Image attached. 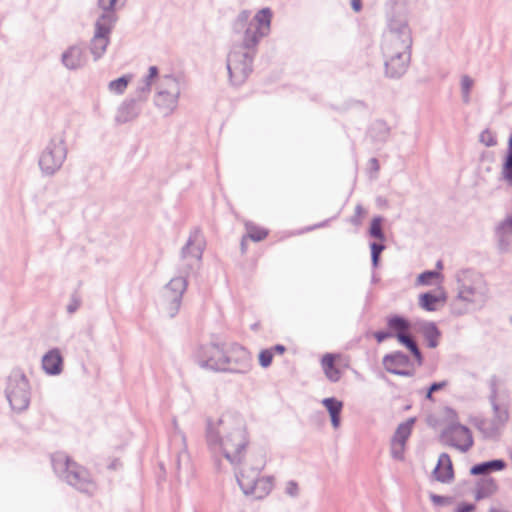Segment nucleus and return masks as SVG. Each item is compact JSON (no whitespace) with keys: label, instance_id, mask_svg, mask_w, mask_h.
Instances as JSON below:
<instances>
[{"label":"nucleus","instance_id":"nucleus-57","mask_svg":"<svg viewBox=\"0 0 512 512\" xmlns=\"http://www.w3.org/2000/svg\"><path fill=\"white\" fill-rule=\"evenodd\" d=\"M371 163L373 164V166H376V167L378 165V161L375 158L371 159Z\"/></svg>","mask_w":512,"mask_h":512},{"label":"nucleus","instance_id":"nucleus-51","mask_svg":"<svg viewBox=\"0 0 512 512\" xmlns=\"http://www.w3.org/2000/svg\"><path fill=\"white\" fill-rule=\"evenodd\" d=\"M474 510L473 504H462L460 505L455 512H471Z\"/></svg>","mask_w":512,"mask_h":512},{"label":"nucleus","instance_id":"nucleus-30","mask_svg":"<svg viewBox=\"0 0 512 512\" xmlns=\"http://www.w3.org/2000/svg\"><path fill=\"white\" fill-rule=\"evenodd\" d=\"M421 332L427 341L428 347L436 348L439 344L440 331L433 322H424Z\"/></svg>","mask_w":512,"mask_h":512},{"label":"nucleus","instance_id":"nucleus-40","mask_svg":"<svg viewBox=\"0 0 512 512\" xmlns=\"http://www.w3.org/2000/svg\"><path fill=\"white\" fill-rule=\"evenodd\" d=\"M479 141L486 147H494L497 145L496 134L490 129H485L480 133Z\"/></svg>","mask_w":512,"mask_h":512},{"label":"nucleus","instance_id":"nucleus-36","mask_svg":"<svg viewBox=\"0 0 512 512\" xmlns=\"http://www.w3.org/2000/svg\"><path fill=\"white\" fill-rule=\"evenodd\" d=\"M245 227L247 230V237L253 241H261L268 235V231L266 229L258 227L253 223L247 222Z\"/></svg>","mask_w":512,"mask_h":512},{"label":"nucleus","instance_id":"nucleus-58","mask_svg":"<svg viewBox=\"0 0 512 512\" xmlns=\"http://www.w3.org/2000/svg\"><path fill=\"white\" fill-rule=\"evenodd\" d=\"M322 226H324V223H321V224L315 225L314 227H312V229H314V228H319V227H322ZM308 230H311V228H309Z\"/></svg>","mask_w":512,"mask_h":512},{"label":"nucleus","instance_id":"nucleus-19","mask_svg":"<svg viewBox=\"0 0 512 512\" xmlns=\"http://www.w3.org/2000/svg\"><path fill=\"white\" fill-rule=\"evenodd\" d=\"M382 363L389 373L405 377H411L414 374L412 370L406 369L410 364V358L401 351H394L385 355Z\"/></svg>","mask_w":512,"mask_h":512},{"label":"nucleus","instance_id":"nucleus-53","mask_svg":"<svg viewBox=\"0 0 512 512\" xmlns=\"http://www.w3.org/2000/svg\"><path fill=\"white\" fill-rule=\"evenodd\" d=\"M351 6L355 12H359L361 10V0H351Z\"/></svg>","mask_w":512,"mask_h":512},{"label":"nucleus","instance_id":"nucleus-56","mask_svg":"<svg viewBox=\"0 0 512 512\" xmlns=\"http://www.w3.org/2000/svg\"><path fill=\"white\" fill-rule=\"evenodd\" d=\"M432 394H433V393H430V392H429V389H428V390H427V393H426V396H425V397H426V399H428V400H433Z\"/></svg>","mask_w":512,"mask_h":512},{"label":"nucleus","instance_id":"nucleus-23","mask_svg":"<svg viewBox=\"0 0 512 512\" xmlns=\"http://www.w3.org/2000/svg\"><path fill=\"white\" fill-rule=\"evenodd\" d=\"M42 368L48 375H59L62 372L63 358L59 349H51L42 357Z\"/></svg>","mask_w":512,"mask_h":512},{"label":"nucleus","instance_id":"nucleus-25","mask_svg":"<svg viewBox=\"0 0 512 512\" xmlns=\"http://www.w3.org/2000/svg\"><path fill=\"white\" fill-rule=\"evenodd\" d=\"M322 405L326 408L328 411L330 418H331V424L334 429L339 428L341 419L340 414L343 409V402L334 398V397H328L324 398L321 401Z\"/></svg>","mask_w":512,"mask_h":512},{"label":"nucleus","instance_id":"nucleus-12","mask_svg":"<svg viewBox=\"0 0 512 512\" xmlns=\"http://www.w3.org/2000/svg\"><path fill=\"white\" fill-rule=\"evenodd\" d=\"M252 368V354L245 347L237 343L226 346L222 372L246 375Z\"/></svg>","mask_w":512,"mask_h":512},{"label":"nucleus","instance_id":"nucleus-38","mask_svg":"<svg viewBox=\"0 0 512 512\" xmlns=\"http://www.w3.org/2000/svg\"><path fill=\"white\" fill-rule=\"evenodd\" d=\"M501 175L503 180L509 186H512V151H507V156L501 170Z\"/></svg>","mask_w":512,"mask_h":512},{"label":"nucleus","instance_id":"nucleus-54","mask_svg":"<svg viewBox=\"0 0 512 512\" xmlns=\"http://www.w3.org/2000/svg\"><path fill=\"white\" fill-rule=\"evenodd\" d=\"M379 256H380V254L371 252V260H372V265L374 267L378 266Z\"/></svg>","mask_w":512,"mask_h":512},{"label":"nucleus","instance_id":"nucleus-45","mask_svg":"<svg viewBox=\"0 0 512 512\" xmlns=\"http://www.w3.org/2000/svg\"><path fill=\"white\" fill-rule=\"evenodd\" d=\"M80 305H81L80 299L77 296L73 295L67 305V308H66L67 312L69 314L75 313L79 309Z\"/></svg>","mask_w":512,"mask_h":512},{"label":"nucleus","instance_id":"nucleus-43","mask_svg":"<svg viewBox=\"0 0 512 512\" xmlns=\"http://www.w3.org/2000/svg\"><path fill=\"white\" fill-rule=\"evenodd\" d=\"M259 364L263 368H268L273 360V350L264 349L261 350L258 356Z\"/></svg>","mask_w":512,"mask_h":512},{"label":"nucleus","instance_id":"nucleus-42","mask_svg":"<svg viewBox=\"0 0 512 512\" xmlns=\"http://www.w3.org/2000/svg\"><path fill=\"white\" fill-rule=\"evenodd\" d=\"M439 277H440L439 272L425 271L417 277V284L418 285H431L432 280L435 278H439Z\"/></svg>","mask_w":512,"mask_h":512},{"label":"nucleus","instance_id":"nucleus-61","mask_svg":"<svg viewBox=\"0 0 512 512\" xmlns=\"http://www.w3.org/2000/svg\"><path fill=\"white\" fill-rule=\"evenodd\" d=\"M433 500H434V501H438V500H439V497H438V496H433Z\"/></svg>","mask_w":512,"mask_h":512},{"label":"nucleus","instance_id":"nucleus-26","mask_svg":"<svg viewBox=\"0 0 512 512\" xmlns=\"http://www.w3.org/2000/svg\"><path fill=\"white\" fill-rule=\"evenodd\" d=\"M507 464L502 459H495L487 462H482L474 465L470 473L472 475H487L493 471H502L506 468Z\"/></svg>","mask_w":512,"mask_h":512},{"label":"nucleus","instance_id":"nucleus-15","mask_svg":"<svg viewBox=\"0 0 512 512\" xmlns=\"http://www.w3.org/2000/svg\"><path fill=\"white\" fill-rule=\"evenodd\" d=\"M190 274L179 273L173 277L163 288L162 297L165 309L170 317H174L181 306L182 297L188 286V276Z\"/></svg>","mask_w":512,"mask_h":512},{"label":"nucleus","instance_id":"nucleus-7","mask_svg":"<svg viewBox=\"0 0 512 512\" xmlns=\"http://www.w3.org/2000/svg\"><path fill=\"white\" fill-rule=\"evenodd\" d=\"M4 393L14 412L22 413L28 409L31 402V385L21 369L14 368L6 377Z\"/></svg>","mask_w":512,"mask_h":512},{"label":"nucleus","instance_id":"nucleus-10","mask_svg":"<svg viewBox=\"0 0 512 512\" xmlns=\"http://www.w3.org/2000/svg\"><path fill=\"white\" fill-rule=\"evenodd\" d=\"M255 51L234 44L227 56V70L233 85H241L252 71Z\"/></svg>","mask_w":512,"mask_h":512},{"label":"nucleus","instance_id":"nucleus-16","mask_svg":"<svg viewBox=\"0 0 512 512\" xmlns=\"http://www.w3.org/2000/svg\"><path fill=\"white\" fill-rule=\"evenodd\" d=\"M386 322L389 331L393 332L394 337L398 340V342L411 351L418 365H422L423 357L421 351L419 350L416 342L409 335L411 328L410 322L399 315L387 317Z\"/></svg>","mask_w":512,"mask_h":512},{"label":"nucleus","instance_id":"nucleus-11","mask_svg":"<svg viewBox=\"0 0 512 512\" xmlns=\"http://www.w3.org/2000/svg\"><path fill=\"white\" fill-rule=\"evenodd\" d=\"M237 481L246 495H251L255 499L266 497L273 488V478L269 476H259V470L250 468L243 469L237 475Z\"/></svg>","mask_w":512,"mask_h":512},{"label":"nucleus","instance_id":"nucleus-52","mask_svg":"<svg viewBox=\"0 0 512 512\" xmlns=\"http://www.w3.org/2000/svg\"><path fill=\"white\" fill-rule=\"evenodd\" d=\"M269 350H273V354L274 353L283 354L286 351V348L284 345L277 344L274 347L270 348Z\"/></svg>","mask_w":512,"mask_h":512},{"label":"nucleus","instance_id":"nucleus-48","mask_svg":"<svg viewBox=\"0 0 512 512\" xmlns=\"http://www.w3.org/2000/svg\"><path fill=\"white\" fill-rule=\"evenodd\" d=\"M374 337L377 340L378 343H382L388 338H393L394 334L390 331H377L374 333Z\"/></svg>","mask_w":512,"mask_h":512},{"label":"nucleus","instance_id":"nucleus-3","mask_svg":"<svg viewBox=\"0 0 512 512\" xmlns=\"http://www.w3.org/2000/svg\"><path fill=\"white\" fill-rule=\"evenodd\" d=\"M456 295L451 302V312L463 316L483 309L490 297L487 282L477 272L461 270L456 273Z\"/></svg>","mask_w":512,"mask_h":512},{"label":"nucleus","instance_id":"nucleus-29","mask_svg":"<svg viewBox=\"0 0 512 512\" xmlns=\"http://www.w3.org/2000/svg\"><path fill=\"white\" fill-rule=\"evenodd\" d=\"M127 0H98V6L102 10L99 16L111 15L114 18V24L117 22L116 11L121 9Z\"/></svg>","mask_w":512,"mask_h":512},{"label":"nucleus","instance_id":"nucleus-8","mask_svg":"<svg viewBox=\"0 0 512 512\" xmlns=\"http://www.w3.org/2000/svg\"><path fill=\"white\" fill-rule=\"evenodd\" d=\"M67 152L64 134L52 136L39 156L38 164L42 174L52 176L57 173L67 158Z\"/></svg>","mask_w":512,"mask_h":512},{"label":"nucleus","instance_id":"nucleus-35","mask_svg":"<svg viewBox=\"0 0 512 512\" xmlns=\"http://www.w3.org/2000/svg\"><path fill=\"white\" fill-rule=\"evenodd\" d=\"M474 86V80L468 76L463 75L460 80V89L462 101L465 104H469L471 101V91Z\"/></svg>","mask_w":512,"mask_h":512},{"label":"nucleus","instance_id":"nucleus-33","mask_svg":"<svg viewBox=\"0 0 512 512\" xmlns=\"http://www.w3.org/2000/svg\"><path fill=\"white\" fill-rule=\"evenodd\" d=\"M390 134L389 126L383 121H376L370 129L371 137L377 142H385Z\"/></svg>","mask_w":512,"mask_h":512},{"label":"nucleus","instance_id":"nucleus-49","mask_svg":"<svg viewBox=\"0 0 512 512\" xmlns=\"http://www.w3.org/2000/svg\"><path fill=\"white\" fill-rule=\"evenodd\" d=\"M448 385V382L446 380L441 382H435L433 383L428 389L430 393H434L436 391H439L443 388H445Z\"/></svg>","mask_w":512,"mask_h":512},{"label":"nucleus","instance_id":"nucleus-59","mask_svg":"<svg viewBox=\"0 0 512 512\" xmlns=\"http://www.w3.org/2000/svg\"><path fill=\"white\" fill-rule=\"evenodd\" d=\"M436 266H437V268L441 269L442 268V262L438 261Z\"/></svg>","mask_w":512,"mask_h":512},{"label":"nucleus","instance_id":"nucleus-28","mask_svg":"<svg viewBox=\"0 0 512 512\" xmlns=\"http://www.w3.org/2000/svg\"><path fill=\"white\" fill-rule=\"evenodd\" d=\"M498 489L496 481L491 477H484L476 484L475 497L476 499H484L493 495Z\"/></svg>","mask_w":512,"mask_h":512},{"label":"nucleus","instance_id":"nucleus-24","mask_svg":"<svg viewBox=\"0 0 512 512\" xmlns=\"http://www.w3.org/2000/svg\"><path fill=\"white\" fill-rule=\"evenodd\" d=\"M433 475L436 480L443 483L453 479L452 462L447 453L440 454L437 466L433 470Z\"/></svg>","mask_w":512,"mask_h":512},{"label":"nucleus","instance_id":"nucleus-50","mask_svg":"<svg viewBox=\"0 0 512 512\" xmlns=\"http://www.w3.org/2000/svg\"><path fill=\"white\" fill-rule=\"evenodd\" d=\"M371 252L381 254V252L385 249V246L381 243H371L370 244Z\"/></svg>","mask_w":512,"mask_h":512},{"label":"nucleus","instance_id":"nucleus-1","mask_svg":"<svg viewBox=\"0 0 512 512\" xmlns=\"http://www.w3.org/2000/svg\"><path fill=\"white\" fill-rule=\"evenodd\" d=\"M206 441L216 455H223L231 464H238L248 444L246 423L242 415L227 411L220 417L208 419Z\"/></svg>","mask_w":512,"mask_h":512},{"label":"nucleus","instance_id":"nucleus-6","mask_svg":"<svg viewBox=\"0 0 512 512\" xmlns=\"http://www.w3.org/2000/svg\"><path fill=\"white\" fill-rule=\"evenodd\" d=\"M52 466L59 477L80 492L92 495L96 491V484L91 479L88 471L71 461L66 455L55 454L52 457Z\"/></svg>","mask_w":512,"mask_h":512},{"label":"nucleus","instance_id":"nucleus-27","mask_svg":"<svg viewBox=\"0 0 512 512\" xmlns=\"http://www.w3.org/2000/svg\"><path fill=\"white\" fill-rule=\"evenodd\" d=\"M335 355L327 353L321 359V367L327 379L338 382L341 378L340 370L335 366Z\"/></svg>","mask_w":512,"mask_h":512},{"label":"nucleus","instance_id":"nucleus-47","mask_svg":"<svg viewBox=\"0 0 512 512\" xmlns=\"http://www.w3.org/2000/svg\"><path fill=\"white\" fill-rule=\"evenodd\" d=\"M444 415H445V418L446 420L449 422V424L451 423H459L458 422V415L456 413V411L450 407H446L444 409Z\"/></svg>","mask_w":512,"mask_h":512},{"label":"nucleus","instance_id":"nucleus-21","mask_svg":"<svg viewBox=\"0 0 512 512\" xmlns=\"http://www.w3.org/2000/svg\"><path fill=\"white\" fill-rule=\"evenodd\" d=\"M141 113L140 102L136 99L129 98L124 100L118 107L115 121L124 124L135 120Z\"/></svg>","mask_w":512,"mask_h":512},{"label":"nucleus","instance_id":"nucleus-20","mask_svg":"<svg viewBox=\"0 0 512 512\" xmlns=\"http://www.w3.org/2000/svg\"><path fill=\"white\" fill-rule=\"evenodd\" d=\"M158 76V68L156 66H150L147 75L139 81L134 92V97L132 98L136 99L138 102L146 101L151 93L152 85H156Z\"/></svg>","mask_w":512,"mask_h":512},{"label":"nucleus","instance_id":"nucleus-22","mask_svg":"<svg viewBox=\"0 0 512 512\" xmlns=\"http://www.w3.org/2000/svg\"><path fill=\"white\" fill-rule=\"evenodd\" d=\"M498 248L501 253L512 252V216L505 218L498 226Z\"/></svg>","mask_w":512,"mask_h":512},{"label":"nucleus","instance_id":"nucleus-34","mask_svg":"<svg viewBox=\"0 0 512 512\" xmlns=\"http://www.w3.org/2000/svg\"><path fill=\"white\" fill-rule=\"evenodd\" d=\"M444 299V296L435 295L432 293H424L419 297V305L426 311H435L437 309V304L440 301H444Z\"/></svg>","mask_w":512,"mask_h":512},{"label":"nucleus","instance_id":"nucleus-14","mask_svg":"<svg viewBox=\"0 0 512 512\" xmlns=\"http://www.w3.org/2000/svg\"><path fill=\"white\" fill-rule=\"evenodd\" d=\"M114 26V18L111 15L98 16L96 19L94 33L89 43V51L94 61H98L106 53Z\"/></svg>","mask_w":512,"mask_h":512},{"label":"nucleus","instance_id":"nucleus-55","mask_svg":"<svg viewBox=\"0 0 512 512\" xmlns=\"http://www.w3.org/2000/svg\"><path fill=\"white\" fill-rule=\"evenodd\" d=\"M488 512H509V511H507L505 509L493 507V508H490Z\"/></svg>","mask_w":512,"mask_h":512},{"label":"nucleus","instance_id":"nucleus-17","mask_svg":"<svg viewBox=\"0 0 512 512\" xmlns=\"http://www.w3.org/2000/svg\"><path fill=\"white\" fill-rule=\"evenodd\" d=\"M441 441L456 450L465 453L471 449L474 444L471 430L460 424H448L440 434Z\"/></svg>","mask_w":512,"mask_h":512},{"label":"nucleus","instance_id":"nucleus-44","mask_svg":"<svg viewBox=\"0 0 512 512\" xmlns=\"http://www.w3.org/2000/svg\"><path fill=\"white\" fill-rule=\"evenodd\" d=\"M285 493L291 497H297L299 494V487L295 481H289L285 486Z\"/></svg>","mask_w":512,"mask_h":512},{"label":"nucleus","instance_id":"nucleus-60","mask_svg":"<svg viewBox=\"0 0 512 512\" xmlns=\"http://www.w3.org/2000/svg\"><path fill=\"white\" fill-rule=\"evenodd\" d=\"M244 242H245V237L242 239V242H241L242 250H244Z\"/></svg>","mask_w":512,"mask_h":512},{"label":"nucleus","instance_id":"nucleus-31","mask_svg":"<svg viewBox=\"0 0 512 512\" xmlns=\"http://www.w3.org/2000/svg\"><path fill=\"white\" fill-rule=\"evenodd\" d=\"M133 76L125 74L108 83V91L114 95H122L126 91L128 85L131 83Z\"/></svg>","mask_w":512,"mask_h":512},{"label":"nucleus","instance_id":"nucleus-32","mask_svg":"<svg viewBox=\"0 0 512 512\" xmlns=\"http://www.w3.org/2000/svg\"><path fill=\"white\" fill-rule=\"evenodd\" d=\"M414 423L415 418H409L405 422L400 423L392 439L395 441L406 443L411 435Z\"/></svg>","mask_w":512,"mask_h":512},{"label":"nucleus","instance_id":"nucleus-39","mask_svg":"<svg viewBox=\"0 0 512 512\" xmlns=\"http://www.w3.org/2000/svg\"><path fill=\"white\" fill-rule=\"evenodd\" d=\"M405 447L406 443L395 441L392 439L390 445V452L392 458L399 461L404 460Z\"/></svg>","mask_w":512,"mask_h":512},{"label":"nucleus","instance_id":"nucleus-41","mask_svg":"<svg viewBox=\"0 0 512 512\" xmlns=\"http://www.w3.org/2000/svg\"><path fill=\"white\" fill-rule=\"evenodd\" d=\"M173 439H174V441L179 439L181 444L183 445V447L181 448V450L178 452V455H177V467H178V469H180L181 468V460L182 459L188 460V455H187V451H186V447H185V437L181 432L178 431V432H175Z\"/></svg>","mask_w":512,"mask_h":512},{"label":"nucleus","instance_id":"nucleus-18","mask_svg":"<svg viewBox=\"0 0 512 512\" xmlns=\"http://www.w3.org/2000/svg\"><path fill=\"white\" fill-rule=\"evenodd\" d=\"M60 62L69 71L83 69L88 63L86 46L83 43H74L63 50Z\"/></svg>","mask_w":512,"mask_h":512},{"label":"nucleus","instance_id":"nucleus-5","mask_svg":"<svg viewBox=\"0 0 512 512\" xmlns=\"http://www.w3.org/2000/svg\"><path fill=\"white\" fill-rule=\"evenodd\" d=\"M186 88V81L178 74H164L158 76L154 105L164 116L172 115L178 108L179 99Z\"/></svg>","mask_w":512,"mask_h":512},{"label":"nucleus","instance_id":"nucleus-62","mask_svg":"<svg viewBox=\"0 0 512 512\" xmlns=\"http://www.w3.org/2000/svg\"><path fill=\"white\" fill-rule=\"evenodd\" d=\"M510 457H511V460H512V452H511V454H510Z\"/></svg>","mask_w":512,"mask_h":512},{"label":"nucleus","instance_id":"nucleus-13","mask_svg":"<svg viewBox=\"0 0 512 512\" xmlns=\"http://www.w3.org/2000/svg\"><path fill=\"white\" fill-rule=\"evenodd\" d=\"M226 346L209 342L197 345L192 353V359L202 369L222 372Z\"/></svg>","mask_w":512,"mask_h":512},{"label":"nucleus","instance_id":"nucleus-37","mask_svg":"<svg viewBox=\"0 0 512 512\" xmlns=\"http://www.w3.org/2000/svg\"><path fill=\"white\" fill-rule=\"evenodd\" d=\"M382 217L376 216L371 221V226L369 229V234L371 237L376 238L380 241L385 240V235L382 230Z\"/></svg>","mask_w":512,"mask_h":512},{"label":"nucleus","instance_id":"nucleus-4","mask_svg":"<svg viewBox=\"0 0 512 512\" xmlns=\"http://www.w3.org/2000/svg\"><path fill=\"white\" fill-rule=\"evenodd\" d=\"M272 15L268 7L260 9L252 19L249 11H241L234 23L235 31L243 30L242 42L238 45L255 51L261 39L270 33Z\"/></svg>","mask_w":512,"mask_h":512},{"label":"nucleus","instance_id":"nucleus-46","mask_svg":"<svg viewBox=\"0 0 512 512\" xmlns=\"http://www.w3.org/2000/svg\"><path fill=\"white\" fill-rule=\"evenodd\" d=\"M365 213V210L364 208L362 207V205L358 204L356 207H355V214L354 216L351 218V223L358 226L361 224V217L362 215Z\"/></svg>","mask_w":512,"mask_h":512},{"label":"nucleus","instance_id":"nucleus-2","mask_svg":"<svg viewBox=\"0 0 512 512\" xmlns=\"http://www.w3.org/2000/svg\"><path fill=\"white\" fill-rule=\"evenodd\" d=\"M412 33L407 16L403 13L389 17L381 44L386 74L392 78L402 76L411 57Z\"/></svg>","mask_w":512,"mask_h":512},{"label":"nucleus","instance_id":"nucleus-9","mask_svg":"<svg viewBox=\"0 0 512 512\" xmlns=\"http://www.w3.org/2000/svg\"><path fill=\"white\" fill-rule=\"evenodd\" d=\"M205 246L206 241L202 232L198 228L192 230L185 245L181 249L178 272L192 274L199 270Z\"/></svg>","mask_w":512,"mask_h":512}]
</instances>
